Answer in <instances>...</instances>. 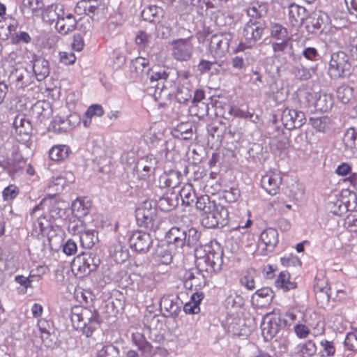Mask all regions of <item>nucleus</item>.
<instances>
[{
    "label": "nucleus",
    "instance_id": "obj_1",
    "mask_svg": "<svg viewBox=\"0 0 357 357\" xmlns=\"http://www.w3.org/2000/svg\"><path fill=\"white\" fill-rule=\"evenodd\" d=\"M70 320L73 327L87 337H91L101 324L100 314L96 310L81 305H75L71 308Z\"/></svg>",
    "mask_w": 357,
    "mask_h": 357
},
{
    "label": "nucleus",
    "instance_id": "obj_2",
    "mask_svg": "<svg viewBox=\"0 0 357 357\" xmlns=\"http://www.w3.org/2000/svg\"><path fill=\"white\" fill-rule=\"evenodd\" d=\"M167 241L178 248L196 245L200 238V233L194 227H172L166 234Z\"/></svg>",
    "mask_w": 357,
    "mask_h": 357
},
{
    "label": "nucleus",
    "instance_id": "obj_3",
    "mask_svg": "<svg viewBox=\"0 0 357 357\" xmlns=\"http://www.w3.org/2000/svg\"><path fill=\"white\" fill-rule=\"evenodd\" d=\"M352 71L349 56L340 51L332 54L329 63V75L332 78L348 77Z\"/></svg>",
    "mask_w": 357,
    "mask_h": 357
},
{
    "label": "nucleus",
    "instance_id": "obj_4",
    "mask_svg": "<svg viewBox=\"0 0 357 357\" xmlns=\"http://www.w3.org/2000/svg\"><path fill=\"white\" fill-rule=\"evenodd\" d=\"M135 217L139 224L146 228L156 229L159 227L155 204L151 201L144 202L135 211Z\"/></svg>",
    "mask_w": 357,
    "mask_h": 357
},
{
    "label": "nucleus",
    "instance_id": "obj_5",
    "mask_svg": "<svg viewBox=\"0 0 357 357\" xmlns=\"http://www.w3.org/2000/svg\"><path fill=\"white\" fill-rule=\"evenodd\" d=\"M205 252L206 255L203 260L207 266L206 271L210 273L219 272L223 264V251L220 243L217 241H211L206 246Z\"/></svg>",
    "mask_w": 357,
    "mask_h": 357
},
{
    "label": "nucleus",
    "instance_id": "obj_6",
    "mask_svg": "<svg viewBox=\"0 0 357 357\" xmlns=\"http://www.w3.org/2000/svg\"><path fill=\"white\" fill-rule=\"evenodd\" d=\"M228 218V209L221 204H216L213 210L202 213L201 223L204 227L215 228L227 225Z\"/></svg>",
    "mask_w": 357,
    "mask_h": 357
},
{
    "label": "nucleus",
    "instance_id": "obj_7",
    "mask_svg": "<svg viewBox=\"0 0 357 357\" xmlns=\"http://www.w3.org/2000/svg\"><path fill=\"white\" fill-rule=\"evenodd\" d=\"M100 264L99 256L92 252H82L73 261V270H77L81 275H85L97 269Z\"/></svg>",
    "mask_w": 357,
    "mask_h": 357
},
{
    "label": "nucleus",
    "instance_id": "obj_8",
    "mask_svg": "<svg viewBox=\"0 0 357 357\" xmlns=\"http://www.w3.org/2000/svg\"><path fill=\"white\" fill-rule=\"evenodd\" d=\"M264 27L259 22L248 21L243 28V37L245 42H241L238 47V51H243L248 48L254 47L263 35Z\"/></svg>",
    "mask_w": 357,
    "mask_h": 357
},
{
    "label": "nucleus",
    "instance_id": "obj_9",
    "mask_svg": "<svg viewBox=\"0 0 357 357\" xmlns=\"http://www.w3.org/2000/svg\"><path fill=\"white\" fill-rule=\"evenodd\" d=\"M233 36L229 32H220L210 38L208 50L214 56H222L229 52V43Z\"/></svg>",
    "mask_w": 357,
    "mask_h": 357
},
{
    "label": "nucleus",
    "instance_id": "obj_10",
    "mask_svg": "<svg viewBox=\"0 0 357 357\" xmlns=\"http://www.w3.org/2000/svg\"><path fill=\"white\" fill-rule=\"evenodd\" d=\"M157 165L158 160L154 155H146L135 163L133 174L138 179L146 180L154 174Z\"/></svg>",
    "mask_w": 357,
    "mask_h": 357
},
{
    "label": "nucleus",
    "instance_id": "obj_11",
    "mask_svg": "<svg viewBox=\"0 0 357 357\" xmlns=\"http://www.w3.org/2000/svg\"><path fill=\"white\" fill-rule=\"evenodd\" d=\"M282 327L280 316L273 312L268 313L261 324L262 335L266 341L272 340Z\"/></svg>",
    "mask_w": 357,
    "mask_h": 357
},
{
    "label": "nucleus",
    "instance_id": "obj_12",
    "mask_svg": "<svg viewBox=\"0 0 357 357\" xmlns=\"http://www.w3.org/2000/svg\"><path fill=\"white\" fill-rule=\"evenodd\" d=\"M172 55L178 61H187L192 57L193 45L190 38L174 40L172 44Z\"/></svg>",
    "mask_w": 357,
    "mask_h": 357
},
{
    "label": "nucleus",
    "instance_id": "obj_13",
    "mask_svg": "<svg viewBox=\"0 0 357 357\" xmlns=\"http://www.w3.org/2000/svg\"><path fill=\"white\" fill-rule=\"evenodd\" d=\"M281 121L288 130L299 128L306 122L305 114L302 111L285 108L281 115Z\"/></svg>",
    "mask_w": 357,
    "mask_h": 357
},
{
    "label": "nucleus",
    "instance_id": "obj_14",
    "mask_svg": "<svg viewBox=\"0 0 357 357\" xmlns=\"http://www.w3.org/2000/svg\"><path fill=\"white\" fill-rule=\"evenodd\" d=\"M145 328H131V341L136 346L143 357L151 356L153 354V348L144 335Z\"/></svg>",
    "mask_w": 357,
    "mask_h": 357
},
{
    "label": "nucleus",
    "instance_id": "obj_15",
    "mask_svg": "<svg viewBox=\"0 0 357 357\" xmlns=\"http://www.w3.org/2000/svg\"><path fill=\"white\" fill-rule=\"evenodd\" d=\"M153 243L149 234L142 231H134L129 238L130 248L140 253L147 252Z\"/></svg>",
    "mask_w": 357,
    "mask_h": 357
},
{
    "label": "nucleus",
    "instance_id": "obj_16",
    "mask_svg": "<svg viewBox=\"0 0 357 357\" xmlns=\"http://www.w3.org/2000/svg\"><path fill=\"white\" fill-rule=\"evenodd\" d=\"M182 302L177 296L164 295L160 301V307L166 317L175 318L178 316Z\"/></svg>",
    "mask_w": 357,
    "mask_h": 357
},
{
    "label": "nucleus",
    "instance_id": "obj_17",
    "mask_svg": "<svg viewBox=\"0 0 357 357\" xmlns=\"http://www.w3.org/2000/svg\"><path fill=\"white\" fill-rule=\"evenodd\" d=\"M13 124L17 140L22 143L28 142L32 132L30 121L23 115H17Z\"/></svg>",
    "mask_w": 357,
    "mask_h": 357
},
{
    "label": "nucleus",
    "instance_id": "obj_18",
    "mask_svg": "<svg viewBox=\"0 0 357 357\" xmlns=\"http://www.w3.org/2000/svg\"><path fill=\"white\" fill-rule=\"evenodd\" d=\"M282 183V176L277 170H271L261 177V187L270 195H276Z\"/></svg>",
    "mask_w": 357,
    "mask_h": 357
},
{
    "label": "nucleus",
    "instance_id": "obj_19",
    "mask_svg": "<svg viewBox=\"0 0 357 357\" xmlns=\"http://www.w3.org/2000/svg\"><path fill=\"white\" fill-rule=\"evenodd\" d=\"M268 5L262 1H252L246 9V14L250 17L249 21L259 22V20L265 17L268 13Z\"/></svg>",
    "mask_w": 357,
    "mask_h": 357
},
{
    "label": "nucleus",
    "instance_id": "obj_20",
    "mask_svg": "<svg viewBox=\"0 0 357 357\" xmlns=\"http://www.w3.org/2000/svg\"><path fill=\"white\" fill-rule=\"evenodd\" d=\"M55 24L56 30L61 34L66 35L75 30L77 27V20L75 16L65 10Z\"/></svg>",
    "mask_w": 357,
    "mask_h": 357
},
{
    "label": "nucleus",
    "instance_id": "obj_21",
    "mask_svg": "<svg viewBox=\"0 0 357 357\" xmlns=\"http://www.w3.org/2000/svg\"><path fill=\"white\" fill-rule=\"evenodd\" d=\"M182 175L177 170L164 172L159 177L158 183L161 188H175L181 183Z\"/></svg>",
    "mask_w": 357,
    "mask_h": 357
},
{
    "label": "nucleus",
    "instance_id": "obj_22",
    "mask_svg": "<svg viewBox=\"0 0 357 357\" xmlns=\"http://www.w3.org/2000/svg\"><path fill=\"white\" fill-rule=\"evenodd\" d=\"M147 77L152 87L158 89L160 82H161L162 88L164 81L169 77V73L165 67L155 66L148 71Z\"/></svg>",
    "mask_w": 357,
    "mask_h": 357
},
{
    "label": "nucleus",
    "instance_id": "obj_23",
    "mask_svg": "<svg viewBox=\"0 0 357 357\" xmlns=\"http://www.w3.org/2000/svg\"><path fill=\"white\" fill-rule=\"evenodd\" d=\"M33 71L38 81L44 80L50 74V66L47 60L42 56L33 57Z\"/></svg>",
    "mask_w": 357,
    "mask_h": 357
},
{
    "label": "nucleus",
    "instance_id": "obj_24",
    "mask_svg": "<svg viewBox=\"0 0 357 357\" xmlns=\"http://www.w3.org/2000/svg\"><path fill=\"white\" fill-rule=\"evenodd\" d=\"M307 17V10L297 4L292 3L289 7V20L293 26H300Z\"/></svg>",
    "mask_w": 357,
    "mask_h": 357
},
{
    "label": "nucleus",
    "instance_id": "obj_25",
    "mask_svg": "<svg viewBox=\"0 0 357 357\" xmlns=\"http://www.w3.org/2000/svg\"><path fill=\"white\" fill-rule=\"evenodd\" d=\"M260 241L265 246L266 252H273L278 243V233L275 229L267 228L260 234Z\"/></svg>",
    "mask_w": 357,
    "mask_h": 357
},
{
    "label": "nucleus",
    "instance_id": "obj_26",
    "mask_svg": "<svg viewBox=\"0 0 357 357\" xmlns=\"http://www.w3.org/2000/svg\"><path fill=\"white\" fill-rule=\"evenodd\" d=\"M65 12V8L61 4H51L44 9L42 13V17L45 22L50 24L56 22L59 20L60 17L63 16Z\"/></svg>",
    "mask_w": 357,
    "mask_h": 357
},
{
    "label": "nucleus",
    "instance_id": "obj_27",
    "mask_svg": "<svg viewBox=\"0 0 357 357\" xmlns=\"http://www.w3.org/2000/svg\"><path fill=\"white\" fill-rule=\"evenodd\" d=\"M273 298V291L268 287H264L256 291L252 296L251 300L254 305L263 307L268 305Z\"/></svg>",
    "mask_w": 357,
    "mask_h": 357
},
{
    "label": "nucleus",
    "instance_id": "obj_28",
    "mask_svg": "<svg viewBox=\"0 0 357 357\" xmlns=\"http://www.w3.org/2000/svg\"><path fill=\"white\" fill-rule=\"evenodd\" d=\"M91 202L87 198H77L72 204V212L77 218L86 215L91 209Z\"/></svg>",
    "mask_w": 357,
    "mask_h": 357
},
{
    "label": "nucleus",
    "instance_id": "obj_29",
    "mask_svg": "<svg viewBox=\"0 0 357 357\" xmlns=\"http://www.w3.org/2000/svg\"><path fill=\"white\" fill-rule=\"evenodd\" d=\"M317 352V346L312 340L298 344L294 349L295 354L299 357H312Z\"/></svg>",
    "mask_w": 357,
    "mask_h": 357
},
{
    "label": "nucleus",
    "instance_id": "obj_30",
    "mask_svg": "<svg viewBox=\"0 0 357 357\" xmlns=\"http://www.w3.org/2000/svg\"><path fill=\"white\" fill-rule=\"evenodd\" d=\"M204 298L202 292H195L190 298V301L183 305V311L186 314H198L200 311L199 304Z\"/></svg>",
    "mask_w": 357,
    "mask_h": 357
},
{
    "label": "nucleus",
    "instance_id": "obj_31",
    "mask_svg": "<svg viewBox=\"0 0 357 357\" xmlns=\"http://www.w3.org/2000/svg\"><path fill=\"white\" fill-rule=\"evenodd\" d=\"M286 319L283 321V326L291 325V323L306 322L304 319L305 314L298 307L289 308L285 313Z\"/></svg>",
    "mask_w": 357,
    "mask_h": 357
},
{
    "label": "nucleus",
    "instance_id": "obj_32",
    "mask_svg": "<svg viewBox=\"0 0 357 357\" xmlns=\"http://www.w3.org/2000/svg\"><path fill=\"white\" fill-rule=\"evenodd\" d=\"M178 203L177 195L172 192L160 197L158 202V206L161 211L167 212L174 209Z\"/></svg>",
    "mask_w": 357,
    "mask_h": 357
},
{
    "label": "nucleus",
    "instance_id": "obj_33",
    "mask_svg": "<svg viewBox=\"0 0 357 357\" xmlns=\"http://www.w3.org/2000/svg\"><path fill=\"white\" fill-rule=\"evenodd\" d=\"M334 103L333 96L331 94H320L314 102V107L321 112L331 110Z\"/></svg>",
    "mask_w": 357,
    "mask_h": 357
},
{
    "label": "nucleus",
    "instance_id": "obj_34",
    "mask_svg": "<svg viewBox=\"0 0 357 357\" xmlns=\"http://www.w3.org/2000/svg\"><path fill=\"white\" fill-rule=\"evenodd\" d=\"M104 109L101 105L93 104L90 105L84 114L83 125L89 128L91 124V119L93 116L100 117L104 114Z\"/></svg>",
    "mask_w": 357,
    "mask_h": 357
},
{
    "label": "nucleus",
    "instance_id": "obj_35",
    "mask_svg": "<svg viewBox=\"0 0 357 357\" xmlns=\"http://www.w3.org/2000/svg\"><path fill=\"white\" fill-rule=\"evenodd\" d=\"M79 240L82 246L86 249L91 248L98 241L96 230H84L79 234Z\"/></svg>",
    "mask_w": 357,
    "mask_h": 357
},
{
    "label": "nucleus",
    "instance_id": "obj_36",
    "mask_svg": "<svg viewBox=\"0 0 357 357\" xmlns=\"http://www.w3.org/2000/svg\"><path fill=\"white\" fill-rule=\"evenodd\" d=\"M43 6L42 0H23V13L28 10L27 17H32L38 15Z\"/></svg>",
    "mask_w": 357,
    "mask_h": 357
},
{
    "label": "nucleus",
    "instance_id": "obj_37",
    "mask_svg": "<svg viewBox=\"0 0 357 357\" xmlns=\"http://www.w3.org/2000/svg\"><path fill=\"white\" fill-rule=\"evenodd\" d=\"M179 195L183 204L190 206L197 199V195L192 184L186 183L179 191Z\"/></svg>",
    "mask_w": 357,
    "mask_h": 357
},
{
    "label": "nucleus",
    "instance_id": "obj_38",
    "mask_svg": "<svg viewBox=\"0 0 357 357\" xmlns=\"http://www.w3.org/2000/svg\"><path fill=\"white\" fill-rule=\"evenodd\" d=\"M155 259L162 264H169L172 260V255L166 245L158 246L155 252Z\"/></svg>",
    "mask_w": 357,
    "mask_h": 357
},
{
    "label": "nucleus",
    "instance_id": "obj_39",
    "mask_svg": "<svg viewBox=\"0 0 357 357\" xmlns=\"http://www.w3.org/2000/svg\"><path fill=\"white\" fill-rule=\"evenodd\" d=\"M69 147L66 145L54 146L49 151L51 160L59 161L66 159L68 156Z\"/></svg>",
    "mask_w": 357,
    "mask_h": 357
},
{
    "label": "nucleus",
    "instance_id": "obj_40",
    "mask_svg": "<svg viewBox=\"0 0 357 357\" xmlns=\"http://www.w3.org/2000/svg\"><path fill=\"white\" fill-rule=\"evenodd\" d=\"M162 15V9L157 6H150L142 11V17L146 21L154 22Z\"/></svg>",
    "mask_w": 357,
    "mask_h": 357
},
{
    "label": "nucleus",
    "instance_id": "obj_41",
    "mask_svg": "<svg viewBox=\"0 0 357 357\" xmlns=\"http://www.w3.org/2000/svg\"><path fill=\"white\" fill-rule=\"evenodd\" d=\"M337 98L342 103H348L354 97V89L352 87L343 84L340 86L336 91Z\"/></svg>",
    "mask_w": 357,
    "mask_h": 357
},
{
    "label": "nucleus",
    "instance_id": "obj_42",
    "mask_svg": "<svg viewBox=\"0 0 357 357\" xmlns=\"http://www.w3.org/2000/svg\"><path fill=\"white\" fill-rule=\"evenodd\" d=\"M215 205L214 202L210 200L208 195H205L197 197L196 208L197 210L202 211V213H206L210 211V210H213Z\"/></svg>",
    "mask_w": 357,
    "mask_h": 357
},
{
    "label": "nucleus",
    "instance_id": "obj_43",
    "mask_svg": "<svg viewBox=\"0 0 357 357\" xmlns=\"http://www.w3.org/2000/svg\"><path fill=\"white\" fill-rule=\"evenodd\" d=\"M270 33L271 37L277 40H284L289 38L288 36L287 29L278 23H271Z\"/></svg>",
    "mask_w": 357,
    "mask_h": 357
},
{
    "label": "nucleus",
    "instance_id": "obj_44",
    "mask_svg": "<svg viewBox=\"0 0 357 357\" xmlns=\"http://www.w3.org/2000/svg\"><path fill=\"white\" fill-rule=\"evenodd\" d=\"M343 142L349 149H357V131L353 128L347 129L343 137Z\"/></svg>",
    "mask_w": 357,
    "mask_h": 357
},
{
    "label": "nucleus",
    "instance_id": "obj_45",
    "mask_svg": "<svg viewBox=\"0 0 357 357\" xmlns=\"http://www.w3.org/2000/svg\"><path fill=\"white\" fill-rule=\"evenodd\" d=\"M96 357H120L119 349L113 344H107L99 349Z\"/></svg>",
    "mask_w": 357,
    "mask_h": 357
},
{
    "label": "nucleus",
    "instance_id": "obj_46",
    "mask_svg": "<svg viewBox=\"0 0 357 357\" xmlns=\"http://www.w3.org/2000/svg\"><path fill=\"white\" fill-rule=\"evenodd\" d=\"M185 287L189 289L195 288V290L202 289L206 284L205 278L203 274L196 271V277L192 280H185Z\"/></svg>",
    "mask_w": 357,
    "mask_h": 357
},
{
    "label": "nucleus",
    "instance_id": "obj_47",
    "mask_svg": "<svg viewBox=\"0 0 357 357\" xmlns=\"http://www.w3.org/2000/svg\"><path fill=\"white\" fill-rule=\"evenodd\" d=\"M310 122L314 129L319 132H326L330 126V119L327 116L311 118Z\"/></svg>",
    "mask_w": 357,
    "mask_h": 357
},
{
    "label": "nucleus",
    "instance_id": "obj_48",
    "mask_svg": "<svg viewBox=\"0 0 357 357\" xmlns=\"http://www.w3.org/2000/svg\"><path fill=\"white\" fill-rule=\"evenodd\" d=\"M314 289L315 292L324 293L327 297H330V296L332 294V290L328 287L327 280L324 278H317L315 279Z\"/></svg>",
    "mask_w": 357,
    "mask_h": 357
},
{
    "label": "nucleus",
    "instance_id": "obj_49",
    "mask_svg": "<svg viewBox=\"0 0 357 357\" xmlns=\"http://www.w3.org/2000/svg\"><path fill=\"white\" fill-rule=\"evenodd\" d=\"M176 96L181 102L188 101L192 96L191 86H178Z\"/></svg>",
    "mask_w": 357,
    "mask_h": 357
},
{
    "label": "nucleus",
    "instance_id": "obj_50",
    "mask_svg": "<svg viewBox=\"0 0 357 357\" xmlns=\"http://www.w3.org/2000/svg\"><path fill=\"white\" fill-rule=\"evenodd\" d=\"M19 188L15 185H9L2 192V197L4 201L14 199L19 194Z\"/></svg>",
    "mask_w": 357,
    "mask_h": 357
},
{
    "label": "nucleus",
    "instance_id": "obj_51",
    "mask_svg": "<svg viewBox=\"0 0 357 357\" xmlns=\"http://www.w3.org/2000/svg\"><path fill=\"white\" fill-rule=\"evenodd\" d=\"M53 127L55 130L59 132H66L70 130V127L68 125V118L61 116L55 117L53 121Z\"/></svg>",
    "mask_w": 357,
    "mask_h": 357
},
{
    "label": "nucleus",
    "instance_id": "obj_52",
    "mask_svg": "<svg viewBox=\"0 0 357 357\" xmlns=\"http://www.w3.org/2000/svg\"><path fill=\"white\" fill-rule=\"evenodd\" d=\"M294 331L299 339L306 338L310 333L309 328L305 324H301V322L296 323L294 326Z\"/></svg>",
    "mask_w": 357,
    "mask_h": 357
},
{
    "label": "nucleus",
    "instance_id": "obj_53",
    "mask_svg": "<svg viewBox=\"0 0 357 357\" xmlns=\"http://www.w3.org/2000/svg\"><path fill=\"white\" fill-rule=\"evenodd\" d=\"M344 344L351 351H357V330L349 333L344 340Z\"/></svg>",
    "mask_w": 357,
    "mask_h": 357
},
{
    "label": "nucleus",
    "instance_id": "obj_54",
    "mask_svg": "<svg viewBox=\"0 0 357 357\" xmlns=\"http://www.w3.org/2000/svg\"><path fill=\"white\" fill-rule=\"evenodd\" d=\"M252 273L247 272L241 279L240 283L248 290H253L255 288L254 277Z\"/></svg>",
    "mask_w": 357,
    "mask_h": 357
},
{
    "label": "nucleus",
    "instance_id": "obj_55",
    "mask_svg": "<svg viewBox=\"0 0 357 357\" xmlns=\"http://www.w3.org/2000/svg\"><path fill=\"white\" fill-rule=\"evenodd\" d=\"M66 185L64 180L60 174L59 176L52 178V181L49 183L48 188H54V190L55 193H59L63 190Z\"/></svg>",
    "mask_w": 357,
    "mask_h": 357
},
{
    "label": "nucleus",
    "instance_id": "obj_56",
    "mask_svg": "<svg viewBox=\"0 0 357 357\" xmlns=\"http://www.w3.org/2000/svg\"><path fill=\"white\" fill-rule=\"evenodd\" d=\"M171 34V28L169 24H160L155 27V35L160 38H167Z\"/></svg>",
    "mask_w": 357,
    "mask_h": 357
},
{
    "label": "nucleus",
    "instance_id": "obj_57",
    "mask_svg": "<svg viewBox=\"0 0 357 357\" xmlns=\"http://www.w3.org/2000/svg\"><path fill=\"white\" fill-rule=\"evenodd\" d=\"M294 75L301 80H307L311 77V71L303 66H296L294 70Z\"/></svg>",
    "mask_w": 357,
    "mask_h": 357
},
{
    "label": "nucleus",
    "instance_id": "obj_58",
    "mask_svg": "<svg viewBox=\"0 0 357 357\" xmlns=\"http://www.w3.org/2000/svg\"><path fill=\"white\" fill-rule=\"evenodd\" d=\"M68 230L73 234H79L84 231V225L82 221L77 218V220L70 221L68 225Z\"/></svg>",
    "mask_w": 357,
    "mask_h": 357
},
{
    "label": "nucleus",
    "instance_id": "obj_59",
    "mask_svg": "<svg viewBox=\"0 0 357 357\" xmlns=\"http://www.w3.org/2000/svg\"><path fill=\"white\" fill-rule=\"evenodd\" d=\"M28 75V71L24 68H17L15 71H13L11 74V77L15 79L16 82L18 83H21L22 84H26V82L24 81L25 75Z\"/></svg>",
    "mask_w": 357,
    "mask_h": 357
},
{
    "label": "nucleus",
    "instance_id": "obj_60",
    "mask_svg": "<svg viewBox=\"0 0 357 357\" xmlns=\"http://www.w3.org/2000/svg\"><path fill=\"white\" fill-rule=\"evenodd\" d=\"M77 246L75 241L68 239L63 245V252L68 256L75 255L77 252Z\"/></svg>",
    "mask_w": 357,
    "mask_h": 357
},
{
    "label": "nucleus",
    "instance_id": "obj_61",
    "mask_svg": "<svg viewBox=\"0 0 357 357\" xmlns=\"http://www.w3.org/2000/svg\"><path fill=\"white\" fill-rule=\"evenodd\" d=\"M190 73L186 70H180L177 73V82L178 86H191L189 82Z\"/></svg>",
    "mask_w": 357,
    "mask_h": 357
},
{
    "label": "nucleus",
    "instance_id": "obj_62",
    "mask_svg": "<svg viewBox=\"0 0 357 357\" xmlns=\"http://www.w3.org/2000/svg\"><path fill=\"white\" fill-rule=\"evenodd\" d=\"M37 325L40 331L41 332L42 337H43V335L48 336L50 334V331L52 329L51 322L43 319L38 320Z\"/></svg>",
    "mask_w": 357,
    "mask_h": 357
},
{
    "label": "nucleus",
    "instance_id": "obj_63",
    "mask_svg": "<svg viewBox=\"0 0 357 357\" xmlns=\"http://www.w3.org/2000/svg\"><path fill=\"white\" fill-rule=\"evenodd\" d=\"M151 36L144 31H140L135 37V42L142 47L146 46L150 40Z\"/></svg>",
    "mask_w": 357,
    "mask_h": 357
},
{
    "label": "nucleus",
    "instance_id": "obj_64",
    "mask_svg": "<svg viewBox=\"0 0 357 357\" xmlns=\"http://www.w3.org/2000/svg\"><path fill=\"white\" fill-rule=\"evenodd\" d=\"M60 61L65 65H70L75 63L76 57L72 52H59Z\"/></svg>",
    "mask_w": 357,
    "mask_h": 357
}]
</instances>
